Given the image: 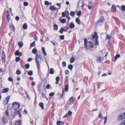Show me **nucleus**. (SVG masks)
<instances>
[{"instance_id":"nucleus-1","label":"nucleus","mask_w":125,"mask_h":125,"mask_svg":"<svg viewBox=\"0 0 125 125\" xmlns=\"http://www.w3.org/2000/svg\"><path fill=\"white\" fill-rule=\"evenodd\" d=\"M97 33L95 32L94 34L92 36V40L93 41V43L95 45H97L98 44V38ZM84 43L85 47L86 48V50H92L94 48L93 43L91 41L87 42V40L86 39H84Z\"/></svg>"},{"instance_id":"nucleus-2","label":"nucleus","mask_w":125,"mask_h":125,"mask_svg":"<svg viewBox=\"0 0 125 125\" xmlns=\"http://www.w3.org/2000/svg\"><path fill=\"white\" fill-rule=\"evenodd\" d=\"M42 60L41 56L40 55H38L36 54V61L37 63V67L39 70L40 69V63L39 62L41 63Z\"/></svg>"},{"instance_id":"nucleus-3","label":"nucleus","mask_w":125,"mask_h":125,"mask_svg":"<svg viewBox=\"0 0 125 125\" xmlns=\"http://www.w3.org/2000/svg\"><path fill=\"white\" fill-rule=\"evenodd\" d=\"M12 108L13 109L16 111H17L19 109L20 105L18 103L16 102H14L13 103Z\"/></svg>"},{"instance_id":"nucleus-4","label":"nucleus","mask_w":125,"mask_h":125,"mask_svg":"<svg viewBox=\"0 0 125 125\" xmlns=\"http://www.w3.org/2000/svg\"><path fill=\"white\" fill-rule=\"evenodd\" d=\"M2 60L3 62H4L5 61L6 55L4 51H2Z\"/></svg>"},{"instance_id":"nucleus-5","label":"nucleus","mask_w":125,"mask_h":125,"mask_svg":"<svg viewBox=\"0 0 125 125\" xmlns=\"http://www.w3.org/2000/svg\"><path fill=\"white\" fill-rule=\"evenodd\" d=\"M122 113L120 114L118 116V120H121L125 118Z\"/></svg>"},{"instance_id":"nucleus-6","label":"nucleus","mask_w":125,"mask_h":125,"mask_svg":"<svg viewBox=\"0 0 125 125\" xmlns=\"http://www.w3.org/2000/svg\"><path fill=\"white\" fill-rule=\"evenodd\" d=\"M104 21V20L103 17H101L100 20L98 21V24L99 26H101Z\"/></svg>"},{"instance_id":"nucleus-7","label":"nucleus","mask_w":125,"mask_h":125,"mask_svg":"<svg viewBox=\"0 0 125 125\" xmlns=\"http://www.w3.org/2000/svg\"><path fill=\"white\" fill-rule=\"evenodd\" d=\"M96 60L97 63H100L102 62L103 59L101 57L98 56L97 57Z\"/></svg>"},{"instance_id":"nucleus-8","label":"nucleus","mask_w":125,"mask_h":125,"mask_svg":"<svg viewBox=\"0 0 125 125\" xmlns=\"http://www.w3.org/2000/svg\"><path fill=\"white\" fill-rule=\"evenodd\" d=\"M116 6L115 5H113L111 8V10L114 12H115L116 11Z\"/></svg>"},{"instance_id":"nucleus-9","label":"nucleus","mask_w":125,"mask_h":125,"mask_svg":"<svg viewBox=\"0 0 125 125\" xmlns=\"http://www.w3.org/2000/svg\"><path fill=\"white\" fill-rule=\"evenodd\" d=\"M10 97L9 96L6 97L5 100L4 101V102L3 103V104L4 105H6L8 103Z\"/></svg>"},{"instance_id":"nucleus-10","label":"nucleus","mask_w":125,"mask_h":125,"mask_svg":"<svg viewBox=\"0 0 125 125\" xmlns=\"http://www.w3.org/2000/svg\"><path fill=\"white\" fill-rule=\"evenodd\" d=\"M59 21H60L62 23H65L66 21V20L65 19H62L61 18H60L59 19Z\"/></svg>"},{"instance_id":"nucleus-11","label":"nucleus","mask_w":125,"mask_h":125,"mask_svg":"<svg viewBox=\"0 0 125 125\" xmlns=\"http://www.w3.org/2000/svg\"><path fill=\"white\" fill-rule=\"evenodd\" d=\"M50 9L52 10H57V8L54 7L53 6H51L49 8Z\"/></svg>"},{"instance_id":"nucleus-12","label":"nucleus","mask_w":125,"mask_h":125,"mask_svg":"<svg viewBox=\"0 0 125 125\" xmlns=\"http://www.w3.org/2000/svg\"><path fill=\"white\" fill-rule=\"evenodd\" d=\"M15 55H19L21 56L22 55V53L20 52L18 50L17 51L15 52Z\"/></svg>"},{"instance_id":"nucleus-13","label":"nucleus","mask_w":125,"mask_h":125,"mask_svg":"<svg viewBox=\"0 0 125 125\" xmlns=\"http://www.w3.org/2000/svg\"><path fill=\"white\" fill-rule=\"evenodd\" d=\"M75 27V25L72 22L69 25V27L71 29H73Z\"/></svg>"},{"instance_id":"nucleus-14","label":"nucleus","mask_w":125,"mask_h":125,"mask_svg":"<svg viewBox=\"0 0 125 125\" xmlns=\"http://www.w3.org/2000/svg\"><path fill=\"white\" fill-rule=\"evenodd\" d=\"M37 50L36 48L33 49L32 51V53H34L35 54H37Z\"/></svg>"},{"instance_id":"nucleus-15","label":"nucleus","mask_w":125,"mask_h":125,"mask_svg":"<svg viewBox=\"0 0 125 125\" xmlns=\"http://www.w3.org/2000/svg\"><path fill=\"white\" fill-rule=\"evenodd\" d=\"M10 29L13 32L15 31V28L12 24L10 26Z\"/></svg>"},{"instance_id":"nucleus-16","label":"nucleus","mask_w":125,"mask_h":125,"mask_svg":"<svg viewBox=\"0 0 125 125\" xmlns=\"http://www.w3.org/2000/svg\"><path fill=\"white\" fill-rule=\"evenodd\" d=\"M42 51L44 55L45 56H46L47 55V53L45 52V49L44 47H42Z\"/></svg>"},{"instance_id":"nucleus-17","label":"nucleus","mask_w":125,"mask_h":125,"mask_svg":"<svg viewBox=\"0 0 125 125\" xmlns=\"http://www.w3.org/2000/svg\"><path fill=\"white\" fill-rule=\"evenodd\" d=\"M64 122H63L58 121L57 122V125H62L64 124Z\"/></svg>"},{"instance_id":"nucleus-18","label":"nucleus","mask_w":125,"mask_h":125,"mask_svg":"<svg viewBox=\"0 0 125 125\" xmlns=\"http://www.w3.org/2000/svg\"><path fill=\"white\" fill-rule=\"evenodd\" d=\"M23 28L24 30H26L27 28V26L26 23L24 24L23 26Z\"/></svg>"},{"instance_id":"nucleus-19","label":"nucleus","mask_w":125,"mask_h":125,"mask_svg":"<svg viewBox=\"0 0 125 125\" xmlns=\"http://www.w3.org/2000/svg\"><path fill=\"white\" fill-rule=\"evenodd\" d=\"M18 45L19 47L20 48H21L23 46V43L22 42H19V43Z\"/></svg>"},{"instance_id":"nucleus-20","label":"nucleus","mask_w":125,"mask_h":125,"mask_svg":"<svg viewBox=\"0 0 125 125\" xmlns=\"http://www.w3.org/2000/svg\"><path fill=\"white\" fill-rule=\"evenodd\" d=\"M39 106L42 110L44 109L43 104V103H41L39 104Z\"/></svg>"},{"instance_id":"nucleus-21","label":"nucleus","mask_w":125,"mask_h":125,"mask_svg":"<svg viewBox=\"0 0 125 125\" xmlns=\"http://www.w3.org/2000/svg\"><path fill=\"white\" fill-rule=\"evenodd\" d=\"M76 21L78 24L80 23V20L79 17L75 19Z\"/></svg>"},{"instance_id":"nucleus-22","label":"nucleus","mask_w":125,"mask_h":125,"mask_svg":"<svg viewBox=\"0 0 125 125\" xmlns=\"http://www.w3.org/2000/svg\"><path fill=\"white\" fill-rule=\"evenodd\" d=\"M7 121V119L5 117V116H4V117L2 118V121L3 123H5Z\"/></svg>"},{"instance_id":"nucleus-23","label":"nucleus","mask_w":125,"mask_h":125,"mask_svg":"<svg viewBox=\"0 0 125 125\" xmlns=\"http://www.w3.org/2000/svg\"><path fill=\"white\" fill-rule=\"evenodd\" d=\"M15 125H21V121H17L15 123Z\"/></svg>"},{"instance_id":"nucleus-24","label":"nucleus","mask_w":125,"mask_h":125,"mask_svg":"<svg viewBox=\"0 0 125 125\" xmlns=\"http://www.w3.org/2000/svg\"><path fill=\"white\" fill-rule=\"evenodd\" d=\"M54 73V71L53 68H51L50 70V74H53Z\"/></svg>"},{"instance_id":"nucleus-25","label":"nucleus","mask_w":125,"mask_h":125,"mask_svg":"<svg viewBox=\"0 0 125 125\" xmlns=\"http://www.w3.org/2000/svg\"><path fill=\"white\" fill-rule=\"evenodd\" d=\"M52 3L51 2L50 3L48 1H45L44 2L45 5H48L49 4H51Z\"/></svg>"},{"instance_id":"nucleus-26","label":"nucleus","mask_w":125,"mask_h":125,"mask_svg":"<svg viewBox=\"0 0 125 125\" xmlns=\"http://www.w3.org/2000/svg\"><path fill=\"white\" fill-rule=\"evenodd\" d=\"M68 84H66L65 86L64 90L66 91H67L68 90Z\"/></svg>"},{"instance_id":"nucleus-27","label":"nucleus","mask_w":125,"mask_h":125,"mask_svg":"<svg viewBox=\"0 0 125 125\" xmlns=\"http://www.w3.org/2000/svg\"><path fill=\"white\" fill-rule=\"evenodd\" d=\"M53 27L54 29L55 30H58V27L57 25L56 24H54L53 25Z\"/></svg>"},{"instance_id":"nucleus-28","label":"nucleus","mask_w":125,"mask_h":125,"mask_svg":"<svg viewBox=\"0 0 125 125\" xmlns=\"http://www.w3.org/2000/svg\"><path fill=\"white\" fill-rule=\"evenodd\" d=\"M5 115L7 117H9V111L8 110H6V111L5 113Z\"/></svg>"},{"instance_id":"nucleus-29","label":"nucleus","mask_w":125,"mask_h":125,"mask_svg":"<svg viewBox=\"0 0 125 125\" xmlns=\"http://www.w3.org/2000/svg\"><path fill=\"white\" fill-rule=\"evenodd\" d=\"M9 90V89L8 88H5L3 90V93H5L8 91Z\"/></svg>"},{"instance_id":"nucleus-30","label":"nucleus","mask_w":125,"mask_h":125,"mask_svg":"<svg viewBox=\"0 0 125 125\" xmlns=\"http://www.w3.org/2000/svg\"><path fill=\"white\" fill-rule=\"evenodd\" d=\"M35 41H34L32 43H31V44L30 47H33L35 45Z\"/></svg>"},{"instance_id":"nucleus-31","label":"nucleus","mask_w":125,"mask_h":125,"mask_svg":"<svg viewBox=\"0 0 125 125\" xmlns=\"http://www.w3.org/2000/svg\"><path fill=\"white\" fill-rule=\"evenodd\" d=\"M68 68L69 69L72 70L73 68V66L72 65L70 64L68 66Z\"/></svg>"},{"instance_id":"nucleus-32","label":"nucleus","mask_w":125,"mask_h":125,"mask_svg":"<svg viewBox=\"0 0 125 125\" xmlns=\"http://www.w3.org/2000/svg\"><path fill=\"white\" fill-rule=\"evenodd\" d=\"M73 96H72L69 99V102H71V103H73Z\"/></svg>"},{"instance_id":"nucleus-33","label":"nucleus","mask_w":125,"mask_h":125,"mask_svg":"<svg viewBox=\"0 0 125 125\" xmlns=\"http://www.w3.org/2000/svg\"><path fill=\"white\" fill-rule=\"evenodd\" d=\"M74 58L73 57H72L71 58L70 62L71 63H73L74 62Z\"/></svg>"},{"instance_id":"nucleus-34","label":"nucleus","mask_w":125,"mask_h":125,"mask_svg":"<svg viewBox=\"0 0 125 125\" xmlns=\"http://www.w3.org/2000/svg\"><path fill=\"white\" fill-rule=\"evenodd\" d=\"M21 110V109H20V110L17 112V113L19 115V117H21V115L20 113V111Z\"/></svg>"},{"instance_id":"nucleus-35","label":"nucleus","mask_w":125,"mask_h":125,"mask_svg":"<svg viewBox=\"0 0 125 125\" xmlns=\"http://www.w3.org/2000/svg\"><path fill=\"white\" fill-rule=\"evenodd\" d=\"M112 37L111 35H107L106 36V38L108 40H109L111 39Z\"/></svg>"},{"instance_id":"nucleus-36","label":"nucleus","mask_w":125,"mask_h":125,"mask_svg":"<svg viewBox=\"0 0 125 125\" xmlns=\"http://www.w3.org/2000/svg\"><path fill=\"white\" fill-rule=\"evenodd\" d=\"M66 62H63L62 63V67H64L66 66Z\"/></svg>"},{"instance_id":"nucleus-37","label":"nucleus","mask_w":125,"mask_h":125,"mask_svg":"<svg viewBox=\"0 0 125 125\" xmlns=\"http://www.w3.org/2000/svg\"><path fill=\"white\" fill-rule=\"evenodd\" d=\"M120 57V55L119 54H117L115 57V58L116 59H117L118 58Z\"/></svg>"},{"instance_id":"nucleus-38","label":"nucleus","mask_w":125,"mask_h":125,"mask_svg":"<svg viewBox=\"0 0 125 125\" xmlns=\"http://www.w3.org/2000/svg\"><path fill=\"white\" fill-rule=\"evenodd\" d=\"M121 9L123 11H125V6L124 5H122Z\"/></svg>"},{"instance_id":"nucleus-39","label":"nucleus","mask_w":125,"mask_h":125,"mask_svg":"<svg viewBox=\"0 0 125 125\" xmlns=\"http://www.w3.org/2000/svg\"><path fill=\"white\" fill-rule=\"evenodd\" d=\"M28 74L29 75H31L33 74V72L32 71H30L28 73Z\"/></svg>"},{"instance_id":"nucleus-40","label":"nucleus","mask_w":125,"mask_h":125,"mask_svg":"<svg viewBox=\"0 0 125 125\" xmlns=\"http://www.w3.org/2000/svg\"><path fill=\"white\" fill-rule=\"evenodd\" d=\"M69 13L68 11H66V18L69 16Z\"/></svg>"},{"instance_id":"nucleus-41","label":"nucleus","mask_w":125,"mask_h":125,"mask_svg":"<svg viewBox=\"0 0 125 125\" xmlns=\"http://www.w3.org/2000/svg\"><path fill=\"white\" fill-rule=\"evenodd\" d=\"M98 116L100 118H103V117L102 116V114H101V112H100L99 113V114L98 115Z\"/></svg>"},{"instance_id":"nucleus-42","label":"nucleus","mask_w":125,"mask_h":125,"mask_svg":"<svg viewBox=\"0 0 125 125\" xmlns=\"http://www.w3.org/2000/svg\"><path fill=\"white\" fill-rule=\"evenodd\" d=\"M81 3L82 4V5L81 6V7H84V4L85 3L84 1V0H83L81 1Z\"/></svg>"},{"instance_id":"nucleus-43","label":"nucleus","mask_w":125,"mask_h":125,"mask_svg":"<svg viewBox=\"0 0 125 125\" xmlns=\"http://www.w3.org/2000/svg\"><path fill=\"white\" fill-rule=\"evenodd\" d=\"M29 64H27L25 65V67L26 69H27L29 68Z\"/></svg>"},{"instance_id":"nucleus-44","label":"nucleus","mask_w":125,"mask_h":125,"mask_svg":"<svg viewBox=\"0 0 125 125\" xmlns=\"http://www.w3.org/2000/svg\"><path fill=\"white\" fill-rule=\"evenodd\" d=\"M64 31V29L63 28H61L60 31V33H62Z\"/></svg>"},{"instance_id":"nucleus-45","label":"nucleus","mask_w":125,"mask_h":125,"mask_svg":"<svg viewBox=\"0 0 125 125\" xmlns=\"http://www.w3.org/2000/svg\"><path fill=\"white\" fill-rule=\"evenodd\" d=\"M21 73V71L19 70H17L16 72V73L18 75L20 74Z\"/></svg>"},{"instance_id":"nucleus-46","label":"nucleus","mask_w":125,"mask_h":125,"mask_svg":"<svg viewBox=\"0 0 125 125\" xmlns=\"http://www.w3.org/2000/svg\"><path fill=\"white\" fill-rule=\"evenodd\" d=\"M66 14V11L63 12L62 13V16L63 17H64Z\"/></svg>"},{"instance_id":"nucleus-47","label":"nucleus","mask_w":125,"mask_h":125,"mask_svg":"<svg viewBox=\"0 0 125 125\" xmlns=\"http://www.w3.org/2000/svg\"><path fill=\"white\" fill-rule=\"evenodd\" d=\"M81 13V11H78L77 13V15L78 16H80V15Z\"/></svg>"},{"instance_id":"nucleus-48","label":"nucleus","mask_w":125,"mask_h":125,"mask_svg":"<svg viewBox=\"0 0 125 125\" xmlns=\"http://www.w3.org/2000/svg\"><path fill=\"white\" fill-rule=\"evenodd\" d=\"M7 19H8V22H9V21L10 20V16H7Z\"/></svg>"},{"instance_id":"nucleus-49","label":"nucleus","mask_w":125,"mask_h":125,"mask_svg":"<svg viewBox=\"0 0 125 125\" xmlns=\"http://www.w3.org/2000/svg\"><path fill=\"white\" fill-rule=\"evenodd\" d=\"M74 14V12L73 11H71L70 13V15L72 16H73Z\"/></svg>"},{"instance_id":"nucleus-50","label":"nucleus","mask_w":125,"mask_h":125,"mask_svg":"<svg viewBox=\"0 0 125 125\" xmlns=\"http://www.w3.org/2000/svg\"><path fill=\"white\" fill-rule=\"evenodd\" d=\"M24 5L25 6H28V3L27 2H24L23 3Z\"/></svg>"},{"instance_id":"nucleus-51","label":"nucleus","mask_w":125,"mask_h":125,"mask_svg":"<svg viewBox=\"0 0 125 125\" xmlns=\"http://www.w3.org/2000/svg\"><path fill=\"white\" fill-rule=\"evenodd\" d=\"M64 31H67L68 29V28L67 27H64Z\"/></svg>"},{"instance_id":"nucleus-52","label":"nucleus","mask_w":125,"mask_h":125,"mask_svg":"<svg viewBox=\"0 0 125 125\" xmlns=\"http://www.w3.org/2000/svg\"><path fill=\"white\" fill-rule=\"evenodd\" d=\"M20 58L19 57H16V62H17L20 60Z\"/></svg>"},{"instance_id":"nucleus-53","label":"nucleus","mask_w":125,"mask_h":125,"mask_svg":"<svg viewBox=\"0 0 125 125\" xmlns=\"http://www.w3.org/2000/svg\"><path fill=\"white\" fill-rule=\"evenodd\" d=\"M54 93L52 92L50 93L49 94V95L50 96H52L54 95Z\"/></svg>"},{"instance_id":"nucleus-54","label":"nucleus","mask_w":125,"mask_h":125,"mask_svg":"<svg viewBox=\"0 0 125 125\" xmlns=\"http://www.w3.org/2000/svg\"><path fill=\"white\" fill-rule=\"evenodd\" d=\"M107 117L106 116H105L104 117V123L105 124L106 121L107 119Z\"/></svg>"},{"instance_id":"nucleus-55","label":"nucleus","mask_w":125,"mask_h":125,"mask_svg":"<svg viewBox=\"0 0 125 125\" xmlns=\"http://www.w3.org/2000/svg\"><path fill=\"white\" fill-rule=\"evenodd\" d=\"M33 59L32 58H29L28 59L27 61L29 62H31L32 60Z\"/></svg>"},{"instance_id":"nucleus-56","label":"nucleus","mask_w":125,"mask_h":125,"mask_svg":"<svg viewBox=\"0 0 125 125\" xmlns=\"http://www.w3.org/2000/svg\"><path fill=\"white\" fill-rule=\"evenodd\" d=\"M72 112L71 111H69L68 112V114L69 115H71L72 114Z\"/></svg>"},{"instance_id":"nucleus-57","label":"nucleus","mask_w":125,"mask_h":125,"mask_svg":"<svg viewBox=\"0 0 125 125\" xmlns=\"http://www.w3.org/2000/svg\"><path fill=\"white\" fill-rule=\"evenodd\" d=\"M60 38L62 40H63L64 38V36L63 35H61L60 36Z\"/></svg>"},{"instance_id":"nucleus-58","label":"nucleus","mask_w":125,"mask_h":125,"mask_svg":"<svg viewBox=\"0 0 125 125\" xmlns=\"http://www.w3.org/2000/svg\"><path fill=\"white\" fill-rule=\"evenodd\" d=\"M8 80L10 82H12L13 81V79H12L10 77H9L8 78Z\"/></svg>"},{"instance_id":"nucleus-59","label":"nucleus","mask_w":125,"mask_h":125,"mask_svg":"<svg viewBox=\"0 0 125 125\" xmlns=\"http://www.w3.org/2000/svg\"><path fill=\"white\" fill-rule=\"evenodd\" d=\"M51 86L49 84H48L46 86V88L47 89H49L50 87Z\"/></svg>"},{"instance_id":"nucleus-60","label":"nucleus","mask_w":125,"mask_h":125,"mask_svg":"<svg viewBox=\"0 0 125 125\" xmlns=\"http://www.w3.org/2000/svg\"><path fill=\"white\" fill-rule=\"evenodd\" d=\"M56 81H59L60 80L59 77L58 76L56 78Z\"/></svg>"},{"instance_id":"nucleus-61","label":"nucleus","mask_w":125,"mask_h":125,"mask_svg":"<svg viewBox=\"0 0 125 125\" xmlns=\"http://www.w3.org/2000/svg\"><path fill=\"white\" fill-rule=\"evenodd\" d=\"M6 15L7 16H10L9 14V12L7 10H6Z\"/></svg>"},{"instance_id":"nucleus-62","label":"nucleus","mask_w":125,"mask_h":125,"mask_svg":"<svg viewBox=\"0 0 125 125\" xmlns=\"http://www.w3.org/2000/svg\"><path fill=\"white\" fill-rule=\"evenodd\" d=\"M69 71L68 70H66L65 71V73L66 74H68V73H69Z\"/></svg>"},{"instance_id":"nucleus-63","label":"nucleus","mask_w":125,"mask_h":125,"mask_svg":"<svg viewBox=\"0 0 125 125\" xmlns=\"http://www.w3.org/2000/svg\"><path fill=\"white\" fill-rule=\"evenodd\" d=\"M26 97L29 100H31L30 97V96L28 95H26Z\"/></svg>"},{"instance_id":"nucleus-64","label":"nucleus","mask_w":125,"mask_h":125,"mask_svg":"<svg viewBox=\"0 0 125 125\" xmlns=\"http://www.w3.org/2000/svg\"><path fill=\"white\" fill-rule=\"evenodd\" d=\"M121 125H125V120L122 122Z\"/></svg>"}]
</instances>
